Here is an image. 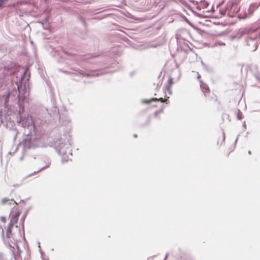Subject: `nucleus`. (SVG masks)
Wrapping results in <instances>:
<instances>
[{
  "mask_svg": "<svg viewBox=\"0 0 260 260\" xmlns=\"http://www.w3.org/2000/svg\"><path fill=\"white\" fill-rule=\"evenodd\" d=\"M6 218L3 216L0 217V221H1L3 223L6 222Z\"/></svg>",
  "mask_w": 260,
  "mask_h": 260,
  "instance_id": "obj_9",
  "label": "nucleus"
},
{
  "mask_svg": "<svg viewBox=\"0 0 260 260\" xmlns=\"http://www.w3.org/2000/svg\"><path fill=\"white\" fill-rule=\"evenodd\" d=\"M237 114H238V118L239 119H242V114L240 112V111L239 110H237Z\"/></svg>",
  "mask_w": 260,
  "mask_h": 260,
  "instance_id": "obj_8",
  "label": "nucleus"
},
{
  "mask_svg": "<svg viewBox=\"0 0 260 260\" xmlns=\"http://www.w3.org/2000/svg\"><path fill=\"white\" fill-rule=\"evenodd\" d=\"M3 0H0V7L3 5Z\"/></svg>",
  "mask_w": 260,
  "mask_h": 260,
  "instance_id": "obj_10",
  "label": "nucleus"
},
{
  "mask_svg": "<svg viewBox=\"0 0 260 260\" xmlns=\"http://www.w3.org/2000/svg\"><path fill=\"white\" fill-rule=\"evenodd\" d=\"M167 101H168L167 99H164L162 98H159V99L152 98L150 100H144L142 101V103L144 104H149L153 101H160L161 103H165V102H167Z\"/></svg>",
  "mask_w": 260,
  "mask_h": 260,
  "instance_id": "obj_3",
  "label": "nucleus"
},
{
  "mask_svg": "<svg viewBox=\"0 0 260 260\" xmlns=\"http://www.w3.org/2000/svg\"><path fill=\"white\" fill-rule=\"evenodd\" d=\"M19 215L20 213L17 211L14 215H12L10 222L6 230V233L5 235L4 234V230L2 229L3 239L4 243L10 247L12 248L13 249H15V246L18 247L17 244V239L16 238V234L13 231V229L14 228V224L17 222Z\"/></svg>",
  "mask_w": 260,
  "mask_h": 260,
  "instance_id": "obj_1",
  "label": "nucleus"
},
{
  "mask_svg": "<svg viewBox=\"0 0 260 260\" xmlns=\"http://www.w3.org/2000/svg\"><path fill=\"white\" fill-rule=\"evenodd\" d=\"M200 87L202 89V91L204 93V95L206 97H208L209 95L210 94V90L208 86L203 82V81H201Z\"/></svg>",
  "mask_w": 260,
  "mask_h": 260,
  "instance_id": "obj_2",
  "label": "nucleus"
},
{
  "mask_svg": "<svg viewBox=\"0 0 260 260\" xmlns=\"http://www.w3.org/2000/svg\"><path fill=\"white\" fill-rule=\"evenodd\" d=\"M174 83L173 79L172 78L170 77L168 79V85L167 86V90H170L172 85Z\"/></svg>",
  "mask_w": 260,
  "mask_h": 260,
  "instance_id": "obj_4",
  "label": "nucleus"
},
{
  "mask_svg": "<svg viewBox=\"0 0 260 260\" xmlns=\"http://www.w3.org/2000/svg\"><path fill=\"white\" fill-rule=\"evenodd\" d=\"M212 96H211V97L209 98V100L212 101V100H214V101H217V97L216 95H215L213 93H212Z\"/></svg>",
  "mask_w": 260,
  "mask_h": 260,
  "instance_id": "obj_7",
  "label": "nucleus"
},
{
  "mask_svg": "<svg viewBox=\"0 0 260 260\" xmlns=\"http://www.w3.org/2000/svg\"><path fill=\"white\" fill-rule=\"evenodd\" d=\"M248 153H249V154H251V151H248Z\"/></svg>",
  "mask_w": 260,
  "mask_h": 260,
  "instance_id": "obj_11",
  "label": "nucleus"
},
{
  "mask_svg": "<svg viewBox=\"0 0 260 260\" xmlns=\"http://www.w3.org/2000/svg\"><path fill=\"white\" fill-rule=\"evenodd\" d=\"M1 204L2 205H6L7 204H10V200L7 198H4L1 201Z\"/></svg>",
  "mask_w": 260,
  "mask_h": 260,
  "instance_id": "obj_6",
  "label": "nucleus"
},
{
  "mask_svg": "<svg viewBox=\"0 0 260 260\" xmlns=\"http://www.w3.org/2000/svg\"><path fill=\"white\" fill-rule=\"evenodd\" d=\"M10 95V93L8 92L7 94L3 96V97L5 98V105H7L9 102V100Z\"/></svg>",
  "mask_w": 260,
  "mask_h": 260,
  "instance_id": "obj_5",
  "label": "nucleus"
}]
</instances>
